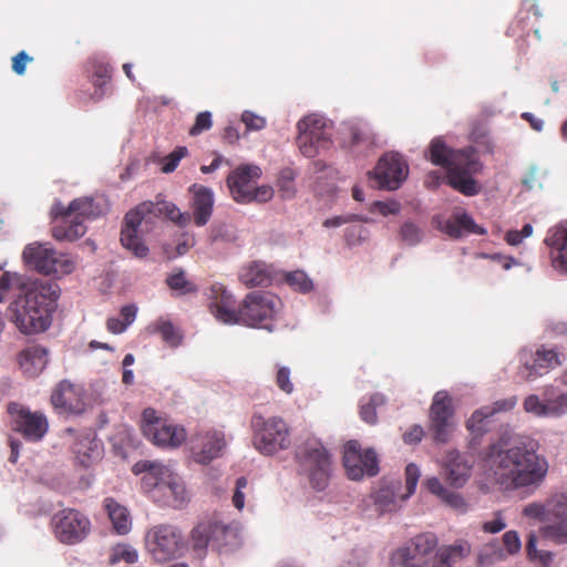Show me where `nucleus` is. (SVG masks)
<instances>
[{"label": "nucleus", "instance_id": "f257e3e1", "mask_svg": "<svg viewBox=\"0 0 567 567\" xmlns=\"http://www.w3.org/2000/svg\"><path fill=\"white\" fill-rule=\"evenodd\" d=\"M484 461L497 483L511 489L538 487L548 473L547 460L532 441L501 437L488 445Z\"/></svg>", "mask_w": 567, "mask_h": 567}, {"label": "nucleus", "instance_id": "f03ea898", "mask_svg": "<svg viewBox=\"0 0 567 567\" xmlns=\"http://www.w3.org/2000/svg\"><path fill=\"white\" fill-rule=\"evenodd\" d=\"M208 298L209 311L218 321L268 330H271L269 322L281 307V300L276 295L269 291H251L245 296L238 309H233V296L221 284L210 286Z\"/></svg>", "mask_w": 567, "mask_h": 567}, {"label": "nucleus", "instance_id": "7ed1b4c3", "mask_svg": "<svg viewBox=\"0 0 567 567\" xmlns=\"http://www.w3.org/2000/svg\"><path fill=\"white\" fill-rule=\"evenodd\" d=\"M425 157L446 171L447 184L453 189L466 196L481 192V185L474 176L483 171V164L473 146L455 150L442 136H437L430 142Z\"/></svg>", "mask_w": 567, "mask_h": 567}, {"label": "nucleus", "instance_id": "20e7f679", "mask_svg": "<svg viewBox=\"0 0 567 567\" xmlns=\"http://www.w3.org/2000/svg\"><path fill=\"white\" fill-rule=\"evenodd\" d=\"M58 297L55 285L35 281L10 303L8 317L24 334L42 332L50 326Z\"/></svg>", "mask_w": 567, "mask_h": 567}, {"label": "nucleus", "instance_id": "39448f33", "mask_svg": "<svg viewBox=\"0 0 567 567\" xmlns=\"http://www.w3.org/2000/svg\"><path fill=\"white\" fill-rule=\"evenodd\" d=\"M161 216H165L179 227L188 226L192 220L188 213L181 212L174 203L159 199L157 196L156 202H143L126 213L121 230L122 246L136 257H146L150 250L140 237V226L144 220L151 221L153 217Z\"/></svg>", "mask_w": 567, "mask_h": 567}, {"label": "nucleus", "instance_id": "423d86ee", "mask_svg": "<svg viewBox=\"0 0 567 567\" xmlns=\"http://www.w3.org/2000/svg\"><path fill=\"white\" fill-rule=\"evenodd\" d=\"M102 214L103 207L92 197L75 198L68 206L55 203L51 208L52 236L58 241H74L85 235V221Z\"/></svg>", "mask_w": 567, "mask_h": 567}, {"label": "nucleus", "instance_id": "0eeeda50", "mask_svg": "<svg viewBox=\"0 0 567 567\" xmlns=\"http://www.w3.org/2000/svg\"><path fill=\"white\" fill-rule=\"evenodd\" d=\"M523 516L543 523L539 534L556 544L567 543V489L553 493L544 503L527 504Z\"/></svg>", "mask_w": 567, "mask_h": 567}, {"label": "nucleus", "instance_id": "6e6552de", "mask_svg": "<svg viewBox=\"0 0 567 567\" xmlns=\"http://www.w3.org/2000/svg\"><path fill=\"white\" fill-rule=\"evenodd\" d=\"M299 473L303 475L310 487L317 492L327 489L333 473V462L323 444L317 440H308L296 450Z\"/></svg>", "mask_w": 567, "mask_h": 567}, {"label": "nucleus", "instance_id": "1a4fd4ad", "mask_svg": "<svg viewBox=\"0 0 567 567\" xmlns=\"http://www.w3.org/2000/svg\"><path fill=\"white\" fill-rule=\"evenodd\" d=\"M254 446L264 455H274L291 445L290 429L279 416L265 419L260 414L251 417Z\"/></svg>", "mask_w": 567, "mask_h": 567}, {"label": "nucleus", "instance_id": "9d476101", "mask_svg": "<svg viewBox=\"0 0 567 567\" xmlns=\"http://www.w3.org/2000/svg\"><path fill=\"white\" fill-rule=\"evenodd\" d=\"M144 543L146 551L157 563L169 561L181 556L186 548L182 530L169 524H158L150 528Z\"/></svg>", "mask_w": 567, "mask_h": 567}, {"label": "nucleus", "instance_id": "9b49d317", "mask_svg": "<svg viewBox=\"0 0 567 567\" xmlns=\"http://www.w3.org/2000/svg\"><path fill=\"white\" fill-rule=\"evenodd\" d=\"M142 433L157 447L176 449L186 441V430L147 408L142 413Z\"/></svg>", "mask_w": 567, "mask_h": 567}, {"label": "nucleus", "instance_id": "f8f14e48", "mask_svg": "<svg viewBox=\"0 0 567 567\" xmlns=\"http://www.w3.org/2000/svg\"><path fill=\"white\" fill-rule=\"evenodd\" d=\"M419 478V467L413 463L408 464L405 467V492L402 493V483L399 480L383 483L372 495L374 505L381 513L398 511L401 504L414 493Z\"/></svg>", "mask_w": 567, "mask_h": 567}, {"label": "nucleus", "instance_id": "ddd939ff", "mask_svg": "<svg viewBox=\"0 0 567 567\" xmlns=\"http://www.w3.org/2000/svg\"><path fill=\"white\" fill-rule=\"evenodd\" d=\"M22 257L29 268L44 275H66L74 269L68 255L37 243L28 245Z\"/></svg>", "mask_w": 567, "mask_h": 567}, {"label": "nucleus", "instance_id": "4468645a", "mask_svg": "<svg viewBox=\"0 0 567 567\" xmlns=\"http://www.w3.org/2000/svg\"><path fill=\"white\" fill-rule=\"evenodd\" d=\"M437 539L433 534H420L400 546L390 556L392 567H427L433 558Z\"/></svg>", "mask_w": 567, "mask_h": 567}, {"label": "nucleus", "instance_id": "2eb2a0df", "mask_svg": "<svg viewBox=\"0 0 567 567\" xmlns=\"http://www.w3.org/2000/svg\"><path fill=\"white\" fill-rule=\"evenodd\" d=\"M7 411L10 415L12 431L21 434L24 440L40 442L47 435L49 421L42 412H33L17 402H10Z\"/></svg>", "mask_w": 567, "mask_h": 567}, {"label": "nucleus", "instance_id": "dca6fc26", "mask_svg": "<svg viewBox=\"0 0 567 567\" xmlns=\"http://www.w3.org/2000/svg\"><path fill=\"white\" fill-rule=\"evenodd\" d=\"M299 135L297 144L300 152L307 157H315L320 148H326L330 143V132L323 117L311 114L297 123Z\"/></svg>", "mask_w": 567, "mask_h": 567}, {"label": "nucleus", "instance_id": "f3484780", "mask_svg": "<svg viewBox=\"0 0 567 567\" xmlns=\"http://www.w3.org/2000/svg\"><path fill=\"white\" fill-rule=\"evenodd\" d=\"M52 526L55 537L68 545L82 542L91 530L90 519L73 508H65L54 514Z\"/></svg>", "mask_w": 567, "mask_h": 567}, {"label": "nucleus", "instance_id": "a211bd4d", "mask_svg": "<svg viewBox=\"0 0 567 567\" xmlns=\"http://www.w3.org/2000/svg\"><path fill=\"white\" fill-rule=\"evenodd\" d=\"M235 537V534L225 525L215 520H205L192 529L190 545L195 554L203 557L209 544L216 546L219 551H226L228 538Z\"/></svg>", "mask_w": 567, "mask_h": 567}, {"label": "nucleus", "instance_id": "6ab92c4d", "mask_svg": "<svg viewBox=\"0 0 567 567\" xmlns=\"http://www.w3.org/2000/svg\"><path fill=\"white\" fill-rule=\"evenodd\" d=\"M454 409L452 398L446 391H439L434 394L430 406V430L433 439L439 443H446L453 429Z\"/></svg>", "mask_w": 567, "mask_h": 567}, {"label": "nucleus", "instance_id": "aec40b11", "mask_svg": "<svg viewBox=\"0 0 567 567\" xmlns=\"http://www.w3.org/2000/svg\"><path fill=\"white\" fill-rule=\"evenodd\" d=\"M343 466L347 475L351 480H360L365 474L374 476L378 471V457L372 449L361 450L357 441H349L344 445Z\"/></svg>", "mask_w": 567, "mask_h": 567}, {"label": "nucleus", "instance_id": "412c9836", "mask_svg": "<svg viewBox=\"0 0 567 567\" xmlns=\"http://www.w3.org/2000/svg\"><path fill=\"white\" fill-rule=\"evenodd\" d=\"M225 447V435L216 430L198 432L190 440L192 457L196 463L203 465L221 456Z\"/></svg>", "mask_w": 567, "mask_h": 567}, {"label": "nucleus", "instance_id": "4be33fe9", "mask_svg": "<svg viewBox=\"0 0 567 567\" xmlns=\"http://www.w3.org/2000/svg\"><path fill=\"white\" fill-rule=\"evenodd\" d=\"M408 175V165L398 153L383 155L374 169L379 186L390 190L399 188Z\"/></svg>", "mask_w": 567, "mask_h": 567}, {"label": "nucleus", "instance_id": "5701e85b", "mask_svg": "<svg viewBox=\"0 0 567 567\" xmlns=\"http://www.w3.org/2000/svg\"><path fill=\"white\" fill-rule=\"evenodd\" d=\"M261 171L256 165H241L227 177V185L233 198L237 203H250L252 192Z\"/></svg>", "mask_w": 567, "mask_h": 567}, {"label": "nucleus", "instance_id": "b1692460", "mask_svg": "<svg viewBox=\"0 0 567 567\" xmlns=\"http://www.w3.org/2000/svg\"><path fill=\"white\" fill-rule=\"evenodd\" d=\"M443 477L454 488L463 487L471 477L473 461L457 451H450L443 461Z\"/></svg>", "mask_w": 567, "mask_h": 567}, {"label": "nucleus", "instance_id": "393cba45", "mask_svg": "<svg viewBox=\"0 0 567 567\" xmlns=\"http://www.w3.org/2000/svg\"><path fill=\"white\" fill-rule=\"evenodd\" d=\"M188 192L192 194L190 208L194 223L198 227L205 226L213 215V190L204 185L193 184Z\"/></svg>", "mask_w": 567, "mask_h": 567}, {"label": "nucleus", "instance_id": "a878e982", "mask_svg": "<svg viewBox=\"0 0 567 567\" xmlns=\"http://www.w3.org/2000/svg\"><path fill=\"white\" fill-rule=\"evenodd\" d=\"M169 471L164 464L150 460L138 461L132 467L134 474H143L142 485L147 492L152 489L161 492L166 477L169 476Z\"/></svg>", "mask_w": 567, "mask_h": 567}, {"label": "nucleus", "instance_id": "bb28decb", "mask_svg": "<svg viewBox=\"0 0 567 567\" xmlns=\"http://www.w3.org/2000/svg\"><path fill=\"white\" fill-rule=\"evenodd\" d=\"M545 244L550 250L553 267L561 272H567V223L550 228Z\"/></svg>", "mask_w": 567, "mask_h": 567}, {"label": "nucleus", "instance_id": "cd10ccee", "mask_svg": "<svg viewBox=\"0 0 567 567\" xmlns=\"http://www.w3.org/2000/svg\"><path fill=\"white\" fill-rule=\"evenodd\" d=\"M75 461L83 467H90L97 463L104 452L103 443L94 434L80 435L73 444Z\"/></svg>", "mask_w": 567, "mask_h": 567}, {"label": "nucleus", "instance_id": "c85d7f7f", "mask_svg": "<svg viewBox=\"0 0 567 567\" xmlns=\"http://www.w3.org/2000/svg\"><path fill=\"white\" fill-rule=\"evenodd\" d=\"M19 365L29 378L39 375L48 363V351L39 344L23 349L18 355Z\"/></svg>", "mask_w": 567, "mask_h": 567}, {"label": "nucleus", "instance_id": "c756f323", "mask_svg": "<svg viewBox=\"0 0 567 567\" xmlns=\"http://www.w3.org/2000/svg\"><path fill=\"white\" fill-rule=\"evenodd\" d=\"M558 365H561L558 352L553 349H540L536 352L534 363L532 365L525 364L520 374L526 380H534Z\"/></svg>", "mask_w": 567, "mask_h": 567}, {"label": "nucleus", "instance_id": "7c9ffc66", "mask_svg": "<svg viewBox=\"0 0 567 567\" xmlns=\"http://www.w3.org/2000/svg\"><path fill=\"white\" fill-rule=\"evenodd\" d=\"M239 280L247 287L268 286L272 280V271L266 262L251 261L240 269Z\"/></svg>", "mask_w": 567, "mask_h": 567}, {"label": "nucleus", "instance_id": "2f4dec72", "mask_svg": "<svg viewBox=\"0 0 567 567\" xmlns=\"http://www.w3.org/2000/svg\"><path fill=\"white\" fill-rule=\"evenodd\" d=\"M425 488L436 497H439L445 505L464 513L467 509V504L460 493L446 488L440 478L433 476L424 481Z\"/></svg>", "mask_w": 567, "mask_h": 567}, {"label": "nucleus", "instance_id": "473e14b6", "mask_svg": "<svg viewBox=\"0 0 567 567\" xmlns=\"http://www.w3.org/2000/svg\"><path fill=\"white\" fill-rule=\"evenodd\" d=\"M103 506L114 530L118 535H126L132 528V518L127 508L112 497H106Z\"/></svg>", "mask_w": 567, "mask_h": 567}, {"label": "nucleus", "instance_id": "72a5a7b5", "mask_svg": "<svg viewBox=\"0 0 567 567\" xmlns=\"http://www.w3.org/2000/svg\"><path fill=\"white\" fill-rule=\"evenodd\" d=\"M443 230L453 238H460L464 234H487L486 229L478 226L467 214L456 215L452 219H449L445 223Z\"/></svg>", "mask_w": 567, "mask_h": 567}, {"label": "nucleus", "instance_id": "f704fd0d", "mask_svg": "<svg viewBox=\"0 0 567 567\" xmlns=\"http://www.w3.org/2000/svg\"><path fill=\"white\" fill-rule=\"evenodd\" d=\"M75 390L72 384L61 382L51 395V403L55 409L69 413H80L82 406L79 402L74 403Z\"/></svg>", "mask_w": 567, "mask_h": 567}, {"label": "nucleus", "instance_id": "c9c22d12", "mask_svg": "<svg viewBox=\"0 0 567 567\" xmlns=\"http://www.w3.org/2000/svg\"><path fill=\"white\" fill-rule=\"evenodd\" d=\"M161 493L166 497L167 503L173 507L182 506L186 498L187 493L182 480L169 471V476L166 477Z\"/></svg>", "mask_w": 567, "mask_h": 567}, {"label": "nucleus", "instance_id": "e433bc0d", "mask_svg": "<svg viewBox=\"0 0 567 567\" xmlns=\"http://www.w3.org/2000/svg\"><path fill=\"white\" fill-rule=\"evenodd\" d=\"M137 308L134 305H126L121 308V318H109L106 321L107 330L114 334L122 333L133 323L136 318Z\"/></svg>", "mask_w": 567, "mask_h": 567}, {"label": "nucleus", "instance_id": "4c0bfd02", "mask_svg": "<svg viewBox=\"0 0 567 567\" xmlns=\"http://www.w3.org/2000/svg\"><path fill=\"white\" fill-rule=\"evenodd\" d=\"M138 559V551L128 544H116L109 554L110 565H116L121 561L126 564H135Z\"/></svg>", "mask_w": 567, "mask_h": 567}, {"label": "nucleus", "instance_id": "58836bf2", "mask_svg": "<svg viewBox=\"0 0 567 567\" xmlns=\"http://www.w3.org/2000/svg\"><path fill=\"white\" fill-rule=\"evenodd\" d=\"M489 417L491 412L487 408L477 409L466 421L467 431L475 437L482 436L487 431V420Z\"/></svg>", "mask_w": 567, "mask_h": 567}, {"label": "nucleus", "instance_id": "ea45409f", "mask_svg": "<svg viewBox=\"0 0 567 567\" xmlns=\"http://www.w3.org/2000/svg\"><path fill=\"white\" fill-rule=\"evenodd\" d=\"M506 559V554L498 546L497 542H491L486 544L480 551L477 556V564L480 567H488L496 561H502Z\"/></svg>", "mask_w": 567, "mask_h": 567}, {"label": "nucleus", "instance_id": "a19ab883", "mask_svg": "<svg viewBox=\"0 0 567 567\" xmlns=\"http://www.w3.org/2000/svg\"><path fill=\"white\" fill-rule=\"evenodd\" d=\"M167 286L181 295L194 293L197 287L192 281L187 280L184 270L175 269L167 278Z\"/></svg>", "mask_w": 567, "mask_h": 567}, {"label": "nucleus", "instance_id": "79ce46f5", "mask_svg": "<svg viewBox=\"0 0 567 567\" xmlns=\"http://www.w3.org/2000/svg\"><path fill=\"white\" fill-rule=\"evenodd\" d=\"M385 403V398L381 393H374L369 402L360 406V416L368 424H375L378 421L377 408Z\"/></svg>", "mask_w": 567, "mask_h": 567}, {"label": "nucleus", "instance_id": "37998d69", "mask_svg": "<svg viewBox=\"0 0 567 567\" xmlns=\"http://www.w3.org/2000/svg\"><path fill=\"white\" fill-rule=\"evenodd\" d=\"M23 287V281L21 276L17 272L3 271L0 274V302H3L4 299L14 291L16 289H21Z\"/></svg>", "mask_w": 567, "mask_h": 567}, {"label": "nucleus", "instance_id": "c03bdc74", "mask_svg": "<svg viewBox=\"0 0 567 567\" xmlns=\"http://www.w3.org/2000/svg\"><path fill=\"white\" fill-rule=\"evenodd\" d=\"M546 406L548 416L559 417L567 413V393L546 391Z\"/></svg>", "mask_w": 567, "mask_h": 567}, {"label": "nucleus", "instance_id": "a18cd8bd", "mask_svg": "<svg viewBox=\"0 0 567 567\" xmlns=\"http://www.w3.org/2000/svg\"><path fill=\"white\" fill-rule=\"evenodd\" d=\"M285 281L295 290L307 293L312 290V280L302 270H295L285 275Z\"/></svg>", "mask_w": 567, "mask_h": 567}, {"label": "nucleus", "instance_id": "49530a36", "mask_svg": "<svg viewBox=\"0 0 567 567\" xmlns=\"http://www.w3.org/2000/svg\"><path fill=\"white\" fill-rule=\"evenodd\" d=\"M92 76L93 84L96 87H102L111 80L112 70L110 65L102 61H92Z\"/></svg>", "mask_w": 567, "mask_h": 567}, {"label": "nucleus", "instance_id": "de8ad7c7", "mask_svg": "<svg viewBox=\"0 0 567 567\" xmlns=\"http://www.w3.org/2000/svg\"><path fill=\"white\" fill-rule=\"evenodd\" d=\"M156 331L169 347H177L182 341L181 334L176 331L175 327L169 321L158 322L156 326Z\"/></svg>", "mask_w": 567, "mask_h": 567}, {"label": "nucleus", "instance_id": "09e8293b", "mask_svg": "<svg viewBox=\"0 0 567 567\" xmlns=\"http://www.w3.org/2000/svg\"><path fill=\"white\" fill-rule=\"evenodd\" d=\"M503 547H501L507 556L517 555L522 549V542L516 530H508L502 537Z\"/></svg>", "mask_w": 567, "mask_h": 567}, {"label": "nucleus", "instance_id": "8fccbe9b", "mask_svg": "<svg viewBox=\"0 0 567 567\" xmlns=\"http://www.w3.org/2000/svg\"><path fill=\"white\" fill-rule=\"evenodd\" d=\"M187 147H176L172 153L163 158L162 172L166 174L174 172L177 168L181 159L187 156Z\"/></svg>", "mask_w": 567, "mask_h": 567}, {"label": "nucleus", "instance_id": "3c124183", "mask_svg": "<svg viewBox=\"0 0 567 567\" xmlns=\"http://www.w3.org/2000/svg\"><path fill=\"white\" fill-rule=\"evenodd\" d=\"M524 409L526 412L534 413L537 416H548L546 392L543 400L535 394L528 395L524 401Z\"/></svg>", "mask_w": 567, "mask_h": 567}, {"label": "nucleus", "instance_id": "603ef678", "mask_svg": "<svg viewBox=\"0 0 567 567\" xmlns=\"http://www.w3.org/2000/svg\"><path fill=\"white\" fill-rule=\"evenodd\" d=\"M213 126L212 113L209 111L200 112L196 115L193 126L189 128L190 136L200 135Z\"/></svg>", "mask_w": 567, "mask_h": 567}, {"label": "nucleus", "instance_id": "864d4df0", "mask_svg": "<svg viewBox=\"0 0 567 567\" xmlns=\"http://www.w3.org/2000/svg\"><path fill=\"white\" fill-rule=\"evenodd\" d=\"M276 385L286 394H291L293 392V383L291 381V372L287 367H278L276 373Z\"/></svg>", "mask_w": 567, "mask_h": 567}, {"label": "nucleus", "instance_id": "5fc2aeb1", "mask_svg": "<svg viewBox=\"0 0 567 567\" xmlns=\"http://www.w3.org/2000/svg\"><path fill=\"white\" fill-rule=\"evenodd\" d=\"M400 236L403 241L413 246L421 241L422 233L413 223H405L401 227Z\"/></svg>", "mask_w": 567, "mask_h": 567}, {"label": "nucleus", "instance_id": "6e6d98bb", "mask_svg": "<svg viewBox=\"0 0 567 567\" xmlns=\"http://www.w3.org/2000/svg\"><path fill=\"white\" fill-rule=\"evenodd\" d=\"M241 122L247 131H260L266 126V118L251 111H245L241 114Z\"/></svg>", "mask_w": 567, "mask_h": 567}, {"label": "nucleus", "instance_id": "4d7b16f0", "mask_svg": "<svg viewBox=\"0 0 567 567\" xmlns=\"http://www.w3.org/2000/svg\"><path fill=\"white\" fill-rule=\"evenodd\" d=\"M533 234V226L530 224L524 225L522 230H508L505 235V240L511 246L519 245L524 238Z\"/></svg>", "mask_w": 567, "mask_h": 567}, {"label": "nucleus", "instance_id": "13d9d810", "mask_svg": "<svg viewBox=\"0 0 567 567\" xmlns=\"http://www.w3.org/2000/svg\"><path fill=\"white\" fill-rule=\"evenodd\" d=\"M442 549L446 553L447 556H450V558H452V561L455 563L457 559H462L470 554L471 546L463 542L444 547Z\"/></svg>", "mask_w": 567, "mask_h": 567}, {"label": "nucleus", "instance_id": "bf43d9fd", "mask_svg": "<svg viewBox=\"0 0 567 567\" xmlns=\"http://www.w3.org/2000/svg\"><path fill=\"white\" fill-rule=\"evenodd\" d=\"M506 527V522L501 512L494 513V518L482 524V530L487 534H496Z\"/></svg>", "mask_w": 567, "mask_h": 567}, {"label": "nucleus", "instance_id": "052dcab7", "mask_svg": "<svg viewBox=\"0 0 567 567\" xmlns=\"http://www.w3.org/2000/svg\"><path fill=\"white\" fill-rule=\"evenodd\" d=\"M248 485V481L245 476L237 478L236 487L233 495V504L237 509H243L245 506V494L243 492Z\"/></svg>", "mask_w": 567, "mask_h": 567}, {"label": "nucleus", "instance_id": "680f3d73", "mask_svg": "<svg viewBox=\"0 0 567 567\" xmlns=\"http://www.w3.org/2000/svg\"><path fill=\"white\" fill-rule=\"evenodd\" d=\"M367 235V229L361 225H353L346 229L344 237L348 245H357Z\"/></svg>", "mask_w": 567, "mask_h": 567}, {"label": "nucleus", "instance_id": "e2e57ef3", "mask_svg": "<svg viewBox=\"0 0 567 567\" xmlns=\"http://www.w3.org/2000/svg\"><path fill=\"white\" fill-rule=\"evenodd\" d=\"M516 403H517L516 398L512 396V398L495 401L492 405H486L485 408L488 409V411L491 412V416H493L494 414H496L498 412H507V411L513 410L515 408Z\"/></svg>", "mask_w": 567, "mask_h": 567}, {"label": "nucleus", "instance_id": "0e129e2a", "mask_svg": "<svg viewBox=\"0 0 567 567\" xmlns=\"http://www.w3.org/2000/svg\"><path fill=\"white\" fill-rule=\"evenodd\" d=\"M32 61V58L27 54L25 51H20L12 58V70L18 75H22L25 72L28 62Z\"/></svg>", "mask_w": 567, "mask_h": 567}, {"label": "nucleus", "instance_id": "69168bd1", "mask_svg": "<svg viewBox=\"0 0 567 567\" xmlns=\"http://www.w3.org/2000/svg\"><path fill=\"white\" fill-rule=\"evenodd\" d=\"M272 195H274V190L269 186H260V187L254 186L252 192H250L251 202L252 200L268 202L271 199Z\"/></svg>", "mask_w": 567, "mask_h": 567}, {"label": "nucleus", "instance_id": "338daca9", "mask_svg": "<svg viewBox=\"0 0 567 567\" xmlns=\"http://www.w3.org/2000/svg\"><path fill=\"white\" fill-rule=\"evenodd\" d=\"M424 431L421 425H413L409 431L403 434V441L406 444H416L421 442Z\"/></svg>", "mask_w": 567, "mask_h": 567}, {"label": "nucleus", "instance_id": "774afa93", "mask_svg": "<svg viewBox=\"0 0 567 567\" xmlns=\"http://www.w3.org/2000/svg\"><path fill=\"white\" fill-rule=\"evenodd\" d=\"M432 567H452V558L441 548L437 553H433Z\"/></svg>", "mask_w": 567, "mask_h": 567}]
</instances>
